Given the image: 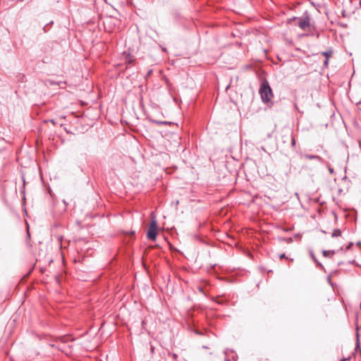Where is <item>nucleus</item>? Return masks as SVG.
I'll return each mask as SVG.
<instances>
[{
    "instance_id": "1",
    "label": "nucleus",
    "mask_w": 361,
    "mask_h": 361,
    "mask_svg": "<svg viewBox=\"0 0 361 361\" xmlns=\"http://www.w3.org/2000/svg\"><path fill=\"white\" fill-rule=\"evenodd\" d=\"M259 94L264 103H268L273 98V92L267 80L262 82L259 88Z\"/></svg>"
},
{
    "instance_id": "2",
    "label": "nucleus",
    "mask_w": 361,
    "mask_h": 361,
    "mask_svg": "<svg viewBox=\"0 0 361 361\" xmlns=\"http://www.w3.org/2000/svg\"><path fill=\"white\" fill-rule=\"evenodd\" d=\"M157 235V224L155 220H152L149 224L147 236L149 240H155Z\"/></svg>"
},
{
    "instance_id": "3",
    "label": "nucleus",
    "mask_w": 361,
    "mask_h": 361,
    "mask_svg": "<svg viewBox=\"0 0 361 361\" xmlns=\"http://www.w3.org/2000/svg\"><path fill=\"white\" fill-rule=\"evenodd\" d=\"M310 25V18L309 17H305L304 18H301L299 20V22H298V26L302 29V30H306L307 27H308Z\"/></svg>"
},
{
    "instance_id": "4",
    "label": "nucleus",
    "mask_w": 361,
    "mask_h": 361,
    "mask_svg": "<svg viewBox=\"0 0 361 361\" xmlns=\"http://www.w3.org/2000/svg\"><path fill=\"white\" fill-rule=\"evenodd\" d=\"M334 51L331 49L326 51H322L321 53V54L324 56H325L326 59L324 61V66H327L328 65V63H329V59L332 56Z\"/></svg>"
},
{
    "instance_id": "5",
    "label": "nucleus",
    "mask_w": 361,
    "mask_h": 361,
    "mask_svg": "<svg viewBox=\"0 0 361 361\" xmlns=\"http://www.w3.org/2000/svg\"><path fill=\"white\" fill-rule=\"evenodd\" d=\"M302 157H303L304 159H314V160H317L319 161H323V159L318 155L304 154L302 155Z\"/></svg>"
},
{
    "instance_id": "6",
    "label": "nucleus",
    "mask_w": 361,
    "mask_h": 361,
    "mask_svg": "<svg viewBox=\"0 0 361 361\" xmlns=\"http://www.w3.org/2000/svg\"><path fill=\"white\" fill-rule=\"evenodd\" d=\"M341 235V231L339 229H334L332 233V237H338Z\"/></svg>"
},
{
    "instance_id": "7",
    "label": "nucleus",
    "mask_w": 361,
    "mask_h": 361,
    "mask_svg": "<svg viewBox=\"0 0 361 361\" xmlns=\"http://www.w3.org/2000/svg\"><path fill=\"white\" fill-rule=\"evenodd\" d=\"M334 251H329V250H324L323 251V255L325 257L329 256L330 254H334Z\"/></svg>"
},
{
    "instance_id": "8",
    "label": "nucleus",
    "mask_w": 361,
    "mask_h": 361,
    "mask_svg": "<svg viewBox=\"0 0 361 361\" xmlns=\"http://www.w3.org/2000/svg\"><path fill=\"white\" fill-rule=\"evenodd\" d=\"M156 123H158V124H160V125H166V124H168L167 121H156Z\"/></svg>"
},
{
    "instance_id": "9",
    "label": "nucleus",
    "mask_w": 361,
    "mask_h": 361,
    "mask_svg": "<svg viewBox=\"0 0 361 361\" xmlns=\"http://www.w3.org/2000/svg\"><path fill=\"white\" fill-rule=\"evenodd\" d=\"M328 169H329V171L331 174H333L334 173V169L331 167V166H328Z\"/></svg>"
},
{
    "instance_id": "10",
    "label": "nucleus",
    "mask_w": 361,
    "mask_h": 361,
    "mask_svg": "<svg viewBox=\"0 0 361 361\" xmlns=\"http://www.w3.org/2000/svg\"><path fill=\"white\" fill-rule=\"evenodd\" d=\"M311 256H312V257L313 260H314L315 262H317V259H316V257H314V254H313V253H311Z\"/></svg>"
},
{
    "instance_id": "11",
    "label": "nucleus",
    "mask_w": 361,
    "mask_h": 361,
    "mask_svg": "<svg viewBox=\"0 0 361 361\" xmlns=\"http://www.w3.org/2000/svg\"><path fill=\"white\" fill-rule=\"evenodd\" d=\"M295 138H294V137H293V138H292V140H291V145H292L293 146H294V145H295Z\"/></svg>"
},
{
    "instance_id": "12",
    "label": "nucleus",
    "mask_w": 361,
    "mask_h": 361,
    "mask_svg": "<svg viewBox=\"0 0 361 361\" xmlns=\"http://www.w3.org/2000/svg\"><path fill=\"white\" fill-rule=\"evenodd\" d=\"M279 258L284 259V258H286V257L285 254H281V255H280Z\"/></svg>"
},
{
    "instance_id": "13",
    "label": "nucleus",
    "mask_w": 361,
    "mask_h": 361,
    "mask_svg": "<svg viewBox=\"0 0 361 361\" xmlns=\"http://www.w3.org/2000/svg\"><path fill=\"white\" fill-rule=\"evenodd\" d=\"M51 85H59V82H55L52 81H49Z\"/></svg>"
},
{
    "instance_id": "14",
    "label": "nucleus",
    "mask_w": 361,
    "mask_h": 361,
    "mask_svg": "<svg viewBox=\"0 0 361 361\" xmlns=\"http://www.w3.org/2000/svg\"><path fill=\"white\" fill-rule=\"evenodd\" d=\"M348 359L344 358V359H341L340 361H346Z\"/></svg>"
},
{
    "instance_id": "15",
    "label": "nucleus",
    "mask_w": 361,
    "mask_h": 361,
    "mask_svg": "<svg viewBox=\"0 0 361 361\" xmlns=\"http://www.w3.org/2000/svg\"><path fill=\"white\" fill-rule=\"evenodd\" d=\"M225 360H226V361H230V360H228V359L227 358V357H226Z\"/></svg>"
},
{
    "instance_id": "16",
    "label": "nucleus",
    "mask_w": 361,
    "mask_h": 361,
    "mask_svg": "<svg viewBox=\"0 0 361 361\" xmlns=\"http://www.w3.org/2000/svg\"><path fill=\"white\" fill-rule=\"evenodd\" d=\"M227 353H228V351H227V350H226V351H225V354H226V355H227Z\"/></svg>"
},
{
    "instance_id": "17",
    "label": "nucleus",
    "mask_w": 361,
    "mask_h": 361,
    "mask_svg": "<svg viewBox=\"0 0 361 361\" xmlns=\"http://www.w3.org/2000/svg\"><path fill=\"white\" fill-rule=\"evenodd\" d=\"M360 5H361V0H360Z\"/></svg>"
}]
</instances>
